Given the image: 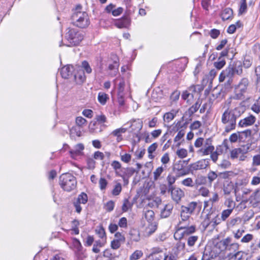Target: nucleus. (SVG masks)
Wrapping results in <instances>:
<instances>
[{
  "label": "nucleus",
  "mask_w": 260,
  "mask_h": 260,
  "mask_svg": "<svg viewBox=\"0 0 260 260\" xmlns=\"http://www.w3.org/2000/svg\"><path fill=\"white\" fill-rule=\"evenodd\" d=\"M72 19L74 25L80 28L87 27L90 23L87 13L85 11H81V6H78L76 7Z\"/></svg>",
  "instance_id": "obj_1"
},
{
  "label": "nucleus",
  "mask_w": 260,
  "mask_h": 260,
  "mask_svg": "<svg viewBox=\"0 0 260 260\" xmlns=\"http://www.w3.org/2000/svg\"><path fill=\"white\" fill-rule=\"evenodd\" d=\"M64 37L67 41L66 45L69 47L79 45L83 39L82 33L74 28H68Z\"/></svg>",
  "instance_id": "obj_2"
},
{
  "label": "nucleus",
  "mask_w": 260,
  "mask_h": 260,
  "mask_svg": "<svg viewBox=\"0 0 260 260\" xmlns=\"http://www.w3.org/2000/svg\"><path fill=\"white\" fill-rule=\"evenodd\" d=\"M221 121L224 126V133H229L236 128V120L229 108H227L222 113Z\"/></svg>",
  "instance_id": "obj_3"
},
{
  "label": "nucleus",
  "mask_w": 260,
  "mask_h": 260,
  "mask_svg": "<svg viewBox=\"0 0 260 260\" xmlns=\"http://www.w3.org/2000/svg\"><path fill=\"white\" fill-rule=\"evenodd\" d=\"M59 184L64 190L70 191L76 188L77 181L73 175L66 173L60 176Z\"/></svg>",
  "instance_id": "obj_4"
},
{
  "label": "nucleus",
  "mask_w": 260,
  "mask_h": 260,
  "mask_svg": "<svg viewBox=\"0 0 260 260\" xmlns=\"http://www.w3.org/2000/svg\"><path fill=\"white\" fill-rule=\"evenodd\" d=\"M248 85V79L246 78H242L235 87L234 98L238 100L244 99V94L246 92Z\"/></svg>",
  "instance_id": "obj_5"
},
{
  "label": "nucleus",
  "mask_w": 260,
  "mask_h": 260,
  "mask_svg": "<svg viewBox=\"0 0 260 260\" xmlns=\"http://www.w3.org/2000/svg\"><path fill=\"white\" fill-rule=\"evenodd\" d=\"M196 231V226L191 225L186 226L182 225V222L180 221L179 224V228L174 235V238L176 240H180L185 235H189Z\"/></svg>",
  "instance_id": "obj_6"
},
{
  "label": "nucleus",
  "mask_w": 260,
  "mask_h": 260,
  "mask_svg": "<svg viewBox=\"0 0 260 260\" xmlns=\"http://www.w3.org/2000/svg\"><path fill=\"white\" fill-rule=\"evenodd\" d=\"M248 145H244L240 148H235L231 151V157L234 159L238 158L240 161H244L246 158L245 154L249 151Z\"/></svg>",
  "instance_id": "obj_7"
},
{
  "label": "nucleus",
  "mask_w": 260,
  "mask_h": 260,
  "mask_svg": "<svg viewBox=\"0 0 260 260\" xmlns=\"http://www.w3.org/2000/svg\"><path fill=\"white\" fill-rule=\"evenodd\" d=\"M235 74V70L233 67H229L222 71L219 77V81L222 82L226 80L227 82L231 84L233 81V77Z\"/></svg>",
  "instance_id": "obj_8"
},
{
  "label": "nucleus",
  "mask_w": 260,
  "mask_h": 260,
  "mask_svg": "<svg viewBox=\"0 0 260 260\" xmlns=\"http://www.w3.org/2000/svg\"><path fill=\"white\" fill-rule=\"evenodd\" d=\"M111 58L113 60L112 62L109 61L108 65V71L109 75L111 77L115 76L118 72L119 68V59L116 55H112Z\"/></svg>",
  "instance_id": "obj_9"
},
{
  "label": "nucleus",
  "mask_w": 260,
  "mask_h": 260,
  "mask_svg": "<svg viewBox=\"0 0 260 260\" xmlns=\"http://www.w3.org/2000/svg\"><path fill=\"white\" fill-rule=\"evenodd\" d=\"M113 82L115 89H117V94H125V83L124 78L119 76L116 78Z\"/></svg>",
  "instance_id": "obj_10"
},
{
  "label": "nucleus",
  "mask_w": 260,
  "mask_h": 260,
  "mask_svg": "<svg viewBox=\"0 0 260 260\" xmlns=\"http://www.w3.org/2000/svg\"><path fill=\"white\" fill-rule=\"evenodd\" d=\"M169 191H171L172 200L177 203H178L184 196L183 190L178 187H171L169 188Z\"/></svg>",
  "instance_id": "obj_11"
},
{
  "label": "nucleus",
  "mask_w": 260,
  "mask_h": 260,
  "mask_svg": "<svg viewBox=\"0 0 260 260\" xmlns=\"http://www.w3.org/2000/svg\"><path fill=\"white\" fill-rule=\"evenodd\" d=\"M209 165L207 159H202L189 165V170L191 171L206 169Z\"/></svg>",
  "instance_id": "obj_12"
},
{
  "label": "nucleus",
  "mask_w": 260,
  "mask_h": 260,
  "mask_svg": "<svg viewBox=\"0 0 260 260\" xmlns=\"http://www.w3.org/2000/svg\"><path fill=\"white\" fill-rule=\"evenodd\" d=\"M219 198L218 194L216 192H212V197L208 200L204 201V208L211 210L214 205L218 202Z\"/></svg>",
  "instance_id": "obj_13"
},
{
  "label": "nucleus",
  "mask_w": 260,
  "mask_h": 260,
  "mask_svg": "<svg viewBox=\"0 0 260 260\" xmlns=\"http://www.w3.org/2000/svg\"><path fill=\"white\" fill-rule=\"evenodd\" d=\"M84 146L81 143H79L74 146L73 149H70L69 153L72 158L77 159L79 156L83 155V151Z\"/></svg>",
  "instance_id": "obj_14"
},
{
  "label": "nucleus",
  "mask_w": 260,
  "mask_h": 260,
  "mask_svg": "<svg viewBox=\"0 0 260 260\" xmlns=\"http://www.w3.org/2000/svg\"><path fill=\"white\" fill-rule=\"evenodd\" d=\"M158 223L157 222H147L144 229V235L148 237L154 233L157 228Z\"/></svg>",
  "instance_id": "obj_15"
},
{
  "label": "nucleus",
  "mask_w": 260,
  "mask_h": 260,
  "mask_svg": "<svg viewBox=\"0 0 260 260\" xmlns=\"http://www.w3.org/2000/svg\"><path fill=\"white\" fill-rule=\"evenodd\" d=\"M208 140H206V144L199 150L197 152L202 155H207L211 153L214 150V147L211 144L209 143Z\"/></svg>",
  "instance_id": "obj_16"
},
{
  "label": "nucleus",
  "mask_w": 260,
  "mask_h": 260,
  "mask_svg": "<svg viewBox=\"0 0 260 260\" xmlns=\"http://www.w3.org/2000/svg\"><path fill=\"white\" fill-rule=\"evenodd\" d=\"M255 120L256 118L254 116L250 115L240 120L238 123V125L241 127L249 126L252 125L255 122Z\"/></svg>",
  "instance_id": "obj_17"
},
{
  "label": "nucleus",
  "mask_w": 260,
  "mask_h": 260,
  "mask_svg": "<svg viewBox=\"0 0 260 260\" xmlns=\"http://www.w3.org/2000/svg\"><path fill=\"white\" fill-rule=\"evenodd\" d=\"M131 24V19L129 17L126 16L118 20L116 23V26L118 28H127Z\"/></svg>",
  "instance_id": "obj_18"
},
{
  "label": "nucleus",
  "mask_w": 260,
  "mask_h": 260,
  "mask_svg": "<svg viewBox=\"0 0 260 260\" xmlns=\"http://www.w3.org/2000/svg\"><path fill=\"white\" fill-rule=\"evenodd\" d=\"M73 67L72 66H66L61 68L60 74L62 78L64 79L69 78L73 73Z\"/></svg>",
  "instance_id": "obj_19"
},
{
  "label": "nucleus",
  "mask_w": 260,
  "mask_h": 260,
  "mask_svg": "<svg viewBox=\"0 0 260 260\" xmlns=\"http://www.w3.org/2000/svg\"><path fill=\"white\" fill-rule=\"evenodd\" d=\"M203 90V88L200 85H192L186 91L196 97Z\"/></svg>",
  "instance_id": "obj_20"
},
{
  "label": "nucleus",
  "mask_w": 260,
  "mask_h": 260,
  "mask_svg": "<svg viewBox=\"0 0 260 260\" xmlns=\"http://www.w3.org/2000/svg\"><path fill=\"white\" fill-rule=\"evenodd\" d=\"M217 253L213 252L210 248L206 247L203 253L201 260H211L216 257Z\"/></svg>",
  "instance_id": "obj_21"
},
{
  "label": "nucleus",
  "mask_w": 260,
  "mask_h": 260,
  "mask_svg": "<svg viewBox=\"0 0 260 260\" xmlns=\"http://www.w3.org/2000/svg\"><path fill=\"white\" fill-rule=\"evenodd\" d=\"M192 214V213L189 211L188 209L186 208V206H182L181 207V219L182 221L187 222V225L188 224V220Z\"/></svg>",
  "instance_id": "obj_22"
},
{
  "label": "nucleus",
  "mask_w": 260,
  "mask_h": 260,
  "mask_svg": "<svg viewBox=\"0 0 260 260\" xmlns=\"http://www.w3.org/2000/svg\"><path fill=\"white\" fill-rule=\"evenodd\" d=\"M248 201L252 204H257L260 202V189H255L250 196Z\"/></svg>",
  "instance_id": "obj_23"
},
{
  "label": "nucleus",
  "mask_w": 260,
  "mask_h": 260,
  "mask_svg": "<svg viewBox=\"0 0 260 260\" xmlns=\"http://www.w3.org/2000/svg\"><path fill=\"white\" fill-rule=\"evenodd\" d=\"M232 112L233 116L236 120L245 111V107L243 106H239L236 107L234 109L230 110Z\"/></svg>",
  "instance_id": "obj_24"
},
{
  "label": "nucleus",
  "mask_w": 260,
  "mask_h": 260,
  "mask_svg": "<svg viewBox=\"0 0 260 260\" xmlns=\"http://www.w3.org/2000/svg\"><path fill=\"white\" fill-rule=\"evenodd\" d=\"M166 166H161L157 167L153 172V180L157 181L161 178V175L165 171Z\"/></svg>",
  "instance_id": "obj_25"
},
{
  "label": "nucleus",
  "mask_w": 260,
  "mask_h": 260,
  "mask_svg": "<svg viewBox=\"0 0 260 260\" xmlns=\"http://www.w3.org/2000/svg\"><path fill=\"white\" fill-rule=\"evenodd\" d=\"M144 214L147 222H157L155 220V213L151 210H147L144 212Z\"/></svg>",
  "instance_id": "obj_26"
},
{
  "label": "nucleus",
  "mask_w": 260,
  "mask_h": 260,
  "mask_svg": "<svg viewBox=\"0 0 260 260\" xmlns=\"http://www.w3.org/2000/svg\"><path fill=\"white\" fill-rule=\"evenodd\" d=\"M230 241L229 238H226L223 241V245L225 246L226 249L229 250H236L239 249V245L238 243H234L229 245Z\"/></svg>",
  "instance_id": "obj_27"
},
{
  "label": "nucleus",
  "mask_w": 260,
  "mask_h": 260,
  "mask_svg": "<svg viewBox=\"0 0 260 260\" xmlns=\"http://www.w3.org/2000/svg\"><path fill=\"white\" fill-rule=\"evenodd\" d=\"M73 245L75 249L77 255L80 256V254L82 253V246L79 240L76 238L73 239Z\"/></svg>",
  "instance_id": "obj_28"
},
{
  "label": "nucleus",
  "mask_w": 260,
  "mask_h": 260,
  "mask_svg": "<svg viewBox=\"0 0 260 260\" xmlns=\"http://www.w3.org/2000/svg\"><path fill=\"white\" fill-rule=\"evenodd\" d=\"M173 208L171 204L166 205L161 212V216L164 218L168 217L171 214Z\"/></svg>",
  "instance_id": "obj_29"
},
{
  "label": "nucleus",
  "mask_w": 260,
  "mask_h": 260,
  "mask_svg": "<svg viewBox=\"0 0 260 260\" xmlns=\"http://www.w3.org/2000/svg\"><path fill=\"white\" fill-rule=\"evenodd\" d=\"M158 147V144L157 143H153L151 145H150L147 151L148 153V157L150 159H154L155 155H153V152H155V151L156 150L157 148Z\"/></svg>",
  "instance_id": "obj_30"
},
{
  "label": "nucleus",
  "mask_w": 260,
  "mask_h": 260,
  "mask_svg": "<svg viewBox=\"0 0 260 260\" xmlns=\"http://www.w3.org/2000/svg\"><path fill=\"white\" fill-rule=\"evenodd\" d=\"M233 10L229 8L224 9L221 14V17L223 20H228L232 17Z\"/></svg>",
  "instance_id": "obj_31"
},
{
  "label": "nucleus",
  "mask_w": 260,
  "mask_h": 260,
  "mask_svg": "<svg viewBox=\"0 0 260 260\" xmlns=\"http://www.w3.org/2000/svg\"><path fill=\"white\" fill-rule=\"evenodd\" d=\"M126 131V128L123 127H120L114 130L112 133L111 135L114 137L117 138V140L119 141L121 140L122 134L125 133Z\"/></svg>",
  "instance_id": "obj_32"
},
{
  "label": "nucleus",
  "mask_w": 260,
  "mask_h": 260,
  "mask_svg": "<svg viewBox=\"0 0 260 260\" xmlns=\"http://www.w3.org/2000/svg\"><path fill=\"white\" fill-rule=\"evenodd\" d=\"M244 252L239 251L236 253H230L228 255V260H241L243 257Z\"/></svg>",
  "instance_id": "obj_33"
},
{
  "label": "nucleus",
  "mask_w": 260,
  "mask_h": 260,
  "mask_svg": "<svg viewBox=\"0 0 260 260\" xmlns=\"http://www.w3.org/2000/svg\"><path fill=\"white\" fill-rule=\"evenodd\" d=\"M182 98L184 100L186 101L188 104H191L195 97L187 91L185 90L182 92Z\"/></svg>",
  "instance_id": "obj_34"
},
{
  "label": "nucleus",
  "mask_w": 260,
  "mask_h": 260,
  "mask_svg": "<svg viewBox=\"0 0 260 260\" xmlns=\"http://www.w3.org/2000/svg\"><path fill=\"white\" fill-rule=\"evenodd\" d=\"M130 239L132 241L138 242L140 239L139 232L136 230H132L129 232Z\"/></svg>",
  "instance_id": "obj_35"
},
{
  "label": "nucleus",
  "mask_w": 260,
  "mask_h": 260,
  "mask_svg": "<svg viewBox=\"0 0 260 260\" xmlns=\"http://www.w3.org/2000/svg\"><path fill=\"white\" fill-rule=\"evenodd\" d=\"M109 99L108 95L104 92H100L98 94V100L99 103L104 105Z\"/></svg>",
  "instance_id": "obj_36"
},
{
  "label": "nucleus",
  "mask_w": 260,
  "mask_h": 260,
  "mask_svg": "<svg viewBox=\"0 0 260 260\" xmlns=\"http://www.w3.org/2000/svg\"><path fill=\"white\" fill-rule=\"evenodd\" d=\"M199 240V236L197 235L189 236L187 239V244L189 247L193 246Z\"/></svg>",
  "instance_id": "obj_37"
},
{
  "label": "nucleus",
  "mask_w": 260,
  "mask_h": 260,
  "mask_svg": "<svg viewBox=\"0 0 260 260\" xmlns=\"http://www.w3.org/2000/svg\"><path fill=\"white\" fill-rule=\"evenodd\" d=\"M201 104V102L200 99H198L196 103L193 105L188 110L189 114L192 115L196 113L199 109Z\"/></svg>",
  "instance_id": "obj_38"
},
{
  "label": "nucleus",
  "mask_w": 260,
  "mask_h": 260,
  "mask_svg": "<svg viewBox=\"0 0 260 260\" xmlns=\"http://www.w3.org/2000/svg\"><path fill=\"white\" fill-rule=\"evenodd\" d=\"M95 233L102 240H107V237L104 229L102 226H100L95 230Z\"/></svg>",
  "instance_id": "obj_39"
},
{
  "label": "nucleus",
  "mask_w": 260,
  "mask_h": 260,
  "mask_svg": "<svg viewBox=\"0 0 260 260\" xmlns=\"http://www.w3.org/2000/svg\"><path fill=\"white\" fill-rule=\"evenodd\" d=\"M143 255V253L141 250H137L130 255L129 260H138L142 257Z\"/></svg>",
  "instance_id": "obj_40"
},
{
  "label": "nucleus",
  "mask_w": 260,
  "mask_h": 260,
  "mask_svg": "<svg viewBox=\"0 0 260 260\" xmlns=\"http://www.w3.org/2000/svg\"><path fill=\"white\" fill-rule=\"evenodd\" d=\"M206 183V178L202 175H198L195 179L194 184L196 186L205 184Z\"/></svg>",
  "instance_id": "obj_41"
},
{
  "label": "nucleus",
  "mask_w": 260,
  "mask_h": 260,
  "mask_svg": "<svg viewBox=\"0 0 260 260\" xmlns=\"http://www.w3.org/2000/svg\"><path fill=\"white\" fill-rule=\"evenodd\" d=\"M225 64V61L221 57H219L217 61L214 62V67L217 70H220Z\"/></svg>",
  "instance_id": "obj_42"
},
{
  "label": "nucleus",
  "mask_w": 260,
  "mask_h": 260,
  "mask_svg": "<svg viewBox=\"0 0 260 260\" xmlns=\"http://www.w3.org/2000/svg\"><path fill=\"white\" fill-rule=\"evenodd\" d=\"M247 12L246 0H241L240 8L239 9V14L242 15Z\"/></svg>",
  "instance_id": "obj_43"
},
{
  "label": "nucleus",
  "mask_w": 260,
  "mask_h": 260,
  "mask_svg": "<svg viewBox=\"0 0 260 260\" xmlns=\"http://www.w3.org/2000/svg\"><path fill=\"white\" fill-rule=\"evenodd\" d=\"M132 127H133V129L136 131H140L143 126L142 122L141 120L138 119L137 120H134L132 124Z\"/></svg>",
  "instance_id": "obj_44"
},
{
  "label": "nucleus",
  "mask_w": 260,
  "mask_h": 260,
  "mask_svg": "<svg viewBox=\"0 0 260 260\" xmlns=\"http://www.w3.org/2000/svg\"><path fill=\"white\" fill-rule=\"evenodd\" d=\"M87 200L88 198L87 194L84 192H82L78 196L76 201L81 204H85L87 202Z\"/></svg>",
  "instance_id": "obj_45"
},
{
  "label": "nucleus",
  "mask_w": 260,
  "mask_h": 260,
  "mask_svg": "<svg viewBox=\"0 0 260 260\" xmlns=\"http://www.w3.org/2000/svg\"><path fill=\"white\" fill-rule=\"evenodd\" d=\"M199 194L203 197H207L209 196L210 191L206 187L202 186L198 189Z\"/></svg>",
  "instance_id": "obj_46"
},
{
  "label": "nucleus",
  "mask_w": 260,
  "mask_h": 260,
  "mask_svg": "<svg viewBox=\"0 0 260 260\" xmlns=\"http://www.w3.org/2000/svg\"><path fill=\"white\" fill-rule=\"evenodd\" d=\"M122 190V186L120 183H117L114 186L113 189L112 191V193L113 196H116L120 194Z\"/></svg>",
  "instance_id": "obj_47"
},
{
  "label": "nucleus",
  "mask_w": 260,
  "mask_h": 260,
  "mask_svg": "<svg viewBox=\"0 0 260 260\" xmlns=\"http://www.w3.org/2000/svg\"><path fill=\"white\" fill-rule=\"evenodd\" d=\"M251 110L256 113L260 112V96L251 107Z\"/></svg>",
  "instance_id": "obj_48"
},
{
  "label": "nucleus",
  "mask_w": 260,
  "mask_h": 260,
  "mask_svg": "<svg viewBox=\"0 0 260 260\" xmlns=\"http://www.w3.org/2000/svg\"><path fill=\"white\" fill-rule=\"evenodd\" d=\"M86 123V120L81 116H78L76 118V123L79 127L85 126Z\"/></svg>",
  "instance_id": "obj_49"
},
{
  "label": "nucleus",
  "mask_w": 260,
  "mask_h": 260,
  "mask_svg": "<svg viewBox=\"0 0 260 260\" xmlns=\"http://www.w3.org/2000/svg\"><path fill=\"white\" fill-rule=\"evenodd\" d=\"M81 135V131L77 127H73L70 129V135L72 137L75 136L80 137Z\"/></svg>",
  "instance_id": "obj_50"
},
{
  "label": "nucleus",
  "mask_w": 260,
  "mask_h": 260,
  "mask_svg": "<svg viewBox=\"0 0 260 260\" xmlns=\"http://www.w3.org/2000/svg\"><path fill=\"white\" fill-rule=\"evenodd\" d=\"M232 211V209H228L222 211L221 215V220L225 221L230 216Z\"/></svg>",
  "instance_id": "obj_51"
},
{
  "label": "nucleus",
  "mask_w": 260,
  "mask_h": 260,
  "mask_svg": "<svg viewBox=\"0 0 260 260\" xmlns=\"http://www.w3.org/2000/svg\"><path fill=\"white\" fill-rule=\"evenodd\" d=\"M175 114L172 112H168L164 115V120L165 122L169 123L175 117Z\"/></svg>",
  "instance_id": "obj_52"
},
{
  "label": "nucleus",
  "mask_w": 260,
  "mask_h": 260,
  "mask_svg": "<svg viewBox=\"0 0 260 260\" xmlns=\"http://www.w3.org/2000/svg\"><path fill=\"white\" fill-rule=\"evenodd\" d=\"M181 184L187 187H193V180L191 178H186L183 179L181 181Z\"/></svg>",
  "instance_id": "obj_53"
},
{
  "label": "nucleus",
  "mask_w": 260,
  "mask_h": 260,
  "mask_svg": "<svg viewBox=\"0 0 260 260\" xmlns=\"http://www.w3.org/2000/svg\"><path fill=\"white\" fill-rule=\"evenodd\" d=\"M185 135V132L183 130H181L178 132L177 135L174 138V141L175 142H178L177 144V146H179L180 145V141L183 138Z\"/></svg>",
  "instance_id": "obj_54"
},
{
  "label": "nucleus",
  "mask_w": 260,
  "mask_h": 260,
  "mask_svg": "<svg viewBox=\"0 0 260 260\" xmlns=\"http://www.w3.org/2000/svg\"><path fill=\"white\" fill-rule=\"evenodd\" d=\"M220 34V31L219 30L213 28L210 30L209 32V35L213 39H217Z\"/></svg>",
  "instance_id": "obj_55"
},
{
  "label": "nucleus",
  "mask_w": 260,
  "mask_h": 260,
  "mask_svg": "<svg viewBox=\"0 0 260 260\" xmlns=\"http://www.w3.org/2000/svg\"><path fill=\"white\" fill-rule=\"evenodd\" d=\"M176 154L179 158H184L187 155V151L185 149H179L176 151Z\"/></svg>",
  "instance_id": "obj_56"
},
{
  "label": "nucleus",
  "mask_w": 260,
  "mask_h": 260,
  "mask_svg": "<svg viewBox=\"0 0 260 260\" xmlns=\"http://www.w3.org/2000/svg\"><path fill=\"white\" fill-rule=\"evenodd\" d=\"M132 204L127 199H125L124 200L123 204L122 206V210L123 212H126L128 209L132 208Z\"/></svg>",
  "instance_id": "obj_57"
},
{
  "label": "nucleus",
  "mask_w": 260,
  "mask_h": 260,
  "mask_svg": "<svg viewBox=\"0 0 260 260\" xmlns=\"http://www.w3.org/2000/svg\"><path fill=\"white\" fill-rule=\"evenodd\" d=\"M252 165L253 166H260V152L253 156Z\"/></svg>",
  "instance_id": "obj_58"
},
{
  "label": "nucleus",
  "mask_w": 260,
  "mask_h": 260,
  "mask_svg": "<svg viewBox=\"0 0 260 260\" xmlns=\"http://www.w3.org/2000/svg\"><path fill=\"white\" fill-rule=\"evenodd\" d=\"M108 184V182L104 178H101L99 180V186L101 190L106 189Z\"/></svg>",
  "instance_id": "obj_59"
},
{
  "label": "nucleus",
  "mask_w": 260,
  "mask_h": 260,
  "mask_svg": "<svg viewBox=\"0 0 260 260\" xmlns=\"http://www.w3.org/2000/svg\"><path fill=\"white\" fill-rule=\"evenodd\" d=\"M206 144V140L202 138H198L194 142V146L197 148L203 147Z\"/></svg>",
  "instance_id": "obj_60"
},
{
  "label": "nucleus",
  "mask_w": 260,
  "mask_h": 260,
  "mask_svg": "<svg viewBox=\"0 0 260 260\" xmlns=\"http://www.w3.org/2000/svg\"><path fill=\"white\" fill-rule=\"evenodd\" d=\"M170 159L169 154L168 153H165L161 157L160 161L164 166L170 162Z\"/></svg>",
  "instance_id": "obj_61"
},
{
  "label": "nucleus",
  "mask_w": 260,
  "mask_h": 260,
  "mask_svg": "<svg viewBox=\"0 0 260 260\" xmlns=\"http://www.w3.org/2000/svg\"><path fill=\"white\" fill-rule=\"evenodd\" d=\"M122 243V242H121L116 239H114L111 241V247L113 249L116 250L120 247Z\"/></svg>",
  "instance_id": "obj_62"
},
{
  "label": "nucleus",
  "mask_w": 260,
  "mask_h": 260,
  "mask_svg": "<svg viewBox=\"0 0 260 260\" xmlns=\"http://www.w3.org/2000/svg\"><path fill=\"white\" fill-rule=\"evenodd\" d=\"M82 68L88 74H90L92 72V69L90 68L89 63L86 61H84L82 63Z\"/></svg>",
  "instance_id": "obj_63"
},
{
  "label": "nucleus",
  "mask_w": 260,
  "mask_h": 260,
  "mask_svg": "<svg viewBox=\"0 0 260 260\" xmlns=\"http://www.w3.org/2000/svg\"><path fill=\"white\" fill-rule=\"evenodd\" d=\"M177 255L172 253H169L164 257V260H177Z\"/></svg>",
  "instance_id": "obj_64"
}]
</instances>
